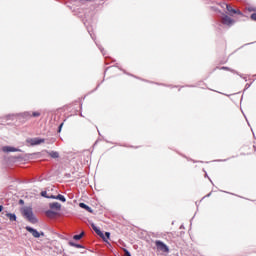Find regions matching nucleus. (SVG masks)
<instances>
[{
    "instance_id": "4468645a",
    "label": "nucleus",
    "mask_w": 256,
    "mask_h": 256,
    "mask_svg": "<svg viewBox=\"0 0 256 256\" xmlns=\"http://www.w3.org/2000/svg\"><path fill=\"white\" fill-rule=\"evenodd\" d=\"M20 117H22L23 119H31V112H24L21 114H18Z\"/></svg>"
},
{
    "instance_id": "412c9836",
    "label": "nucleus",
    "mask_w": 256,
    "mask_h": 256,
    "mask_svg": "<svg viewBox=\"0 0 256 256\" xmlns=\"http://www.w3.org/2000/svg\"><path fill=\"white\" fill-rule=\"evenodd\" d=\"M104 237H105L104 241H107V239H109V237H111V233L105 232Z\"/></svg>"
},
{
    "instance_id": "72a5a7b5",
    "label": "nucleus",
    "mask_w": 256,
    "mask_h": 256,
    "mask_svg": "<svg viewBox=\"0 0 256 256\" xmlns=\"http://www.w3.org/2000/svg\"><path fill=\"white\" fill-rule=\"evenodd\" d=\"M1 119H3V118H0V122H1Z\"/></svg>"
},
{
    "instance_id": "a878e982",
    "label": "nucleus",
    "mask_w": 256,
    "mask_h": 256,
    "mask_svg": "<svg viewBox=\"0 0 256 256\" xmlns=\"http://www.w3.org/2000/svg\"><path fill=\"white\" fill-rule=\"evenodd\" d=\"M61 129H63V123H61L58 127V133H61Z\"/></svg>"
},
{
    "instance_id": "7ed1b4c3",
    "label": "nucleus",
    "mask_w": 256,
    "mask_h": 256,
    "mask_svg": "<svg viewBox=\"0 0 256 256\" xmlns=\"http://www.w3.org/2000/svg\"><path fill=\"white\" fill-rule=\"evenodd\" d=\"M26 231H28V233H31V235H33L35 237V239H39V237H45V233L41 232L39 233V231H37V229L32 228L31 226H26Z\"/></svg>"
},
{
    "instance_id": "f3484780",
    "label": "nucleus",
    "mask_w": 256,
    "mask_h": 256,
    "mask_svg": "<svg viewBox=\"0 0 256 256\" xmlns=\"http://www.w3.org/2000/svg\"><path fill=\"white\" fill-rule=\"evenodd\" d=\"M50 157H52V159H59V152L57 151H51L49 152Z\"/></svg>"
},
{
    "instance_id": "f8f14e48",
    "label": "nucleus",
    "mask_w": 256,
    "mask_h": 256,
    "mask_svg": "<svg viewBox=\"0 0 256 256\" xmlns=\"http://www.w3.org/2000/svg\"><path fill=\"white\" fill-rule=\"evenodd\" d=\"M6 217H8L9 221H17V215L13 213H6Z\"/></svg>"
},
{
    "instance_id": "dca6fc26",
    "label": "nucleus",
    "mask_w": 256,
    "mask_h": 256,
    "mask_svg": "<svg viewBox=\"0 0 256 256\" xmlns=\"http://www.w3.org/2000/svg\"><path fill=\"white\" fill-rule=\"evenodd\" d=\"M69 245H70V247H76V249H83V245L77 244V243H75L73 241H70Z\"/></svg>"
},
{
    "instance_id": "7c9ffc66",
    "label": "nucleus",
    "mask_w": 256,
    "mask_h": 256,
    "mask_svg": "<svg viewBox=\"0 0 256 256\" xmlns=\"http://www.w3.org/2000/svg\"><path fill=\"white\" fill-rule=\"evenodd\" d=\"M90 37H92V39H95V37L93 36V34H90Z\"/></svg>"
},
{
    "instance_id": "473e14b6",
    "label": "nucleus",
    "mask_w": 256,
    "mask_h": 256,
    "mask_svg": "<svg viewBox=\"0 0 256 256\" xmlns=\"http://www.w3.org/2000/svg\"><path fill=\"white\" fill-rule=\"evenodd\" d=\"M19 203H20V204H23V200H20Z\"/></svg>"
},
{
    "instance_id": "f257e3e1",
    "label": "nucleus",
    "mask_w": 256,
    "mask_h": 256,
    "mask_svg": "<svg viewBox=\"0 0 256 256\" xmlns=\"http://www.w3.org/2000/svg\"><path fill=\"white\" fill-rule=\"evenodd\" d=\"M23 216L25 217V219H27V221H29L30 223H37V218L35 217V214H33V208L31 207H26L23 209L22 211Z\"/></svg>"
},
{
    "instance_id": "1a4fd4ad",
    "label": "nucleus",
    "mask_w": 256,
    "mask_h": 256,
    "mask_svg": "<svg viewBox=\"0 0 256 256\" xmlns=\"http://www.w3.org/2000/svg\"><path fill=\"white\" fill-rule=\"evenodd\" d=\"M2 151L4 152V153H15V152H17V151H19L17 148H15V147H11V146H4L3 148H2Z\"/></svg>"
},
{
    "instance_id": "39448f33",
    "label": "nucleus",
    "mask_w": 256,
    "mask_h": 256,
    "mask_svg": "<svg viewBox=\"0 0 256 256\" xmlns=\"http://www.w3.org/2000/svg\"><path fill=\"white\" fill-rule=\"evenodd\" d=\"M233 23H235V20H233L231 17H229L227 15H224L222 17V24L223 25L231 26V25H233Z\"/></svg>"
},
{
    "instance_id": "9d476101",
    "label": "nucleus",
    "mask_w": 256,
    "mask_h": 256,
    "mask_svg": "<svg viewBox=\"0 0 256 256\" xmlns=\"http://www.w3.org/2000/svg\"><path fill=\"white\" fill-rule=\"evenodd\" d=\"M79 207H81V209H85L88 213H93V209L85 203H80Z\"/></svg>"
},
{
    "instance_id": "f03ea898",
    "label": "nucleus",
    "mask_w": 256,
    "mask_h": 256,
    "mask_svg": "<svg viewBox=\"0 0 256 256\" xmlns=\"http://www.w3.org/2000/svg\"><path fill=\"white\" fill-rule=\"evenodd\" d=\"M155 246L158 251H162L163 253H169V246H167V244H165L163 241L156 240Z\"/></svg>"
},
{
    "instance_id": "6e6552de",
    "label": "nucleus",
    "mask_w": 256,
    "mask_h": 256,
    "mask_svg": "<svg viewBox=\"0 0 256 256\" xmlns=\"http://www.w3.org/2000/svg\"><path fill=\"white\" fill-rule=\"evenodd\" d=\"M91 227H92L93 231H95V233L98 234L99 237H101L102 239L105 240V234H103L101 229H99L95 224H92Z\"/></svg>"
},
{
    "instance_id": "cd10ccee",
    "label": "nucleus",
    "mask_w": 256,
    "mask_h": 256,
    "mask_svg": "<svg viewBox=\"0 0 256 256\" xmlns=\"http://www.w3.org/2000/svg\"><path fill=\"white\" fill-rule=\"evenodd\" d=\"M48 199H57V196H55V195H50V196H48Z\"/></svg>"
},
{
    "instance_id": "2eb2a0df",
    "label": "nucleus",
    "mask_w": 256,
    "mask_h": 256,
    "mask_svg": "<svg viewBox=\"0 0 256 256\" xmlns=\"http://www.w3.org/2000/svg\"><path fill=\"white\" fill-rule=\"evenodd\" d=\"M84 235H85V232H81L80 234L74 235V236H73V239H74L75 241H79V240L83 239V236H84Z\"/></svg>"
},
{
    "instance_id": "6ab92c4d",
    "label": "nucleus",
    "mask_w": 256,
    "mask_h": 256,
    "mask_svg": "<svg viewBox=\"0 0 256 256\" xmlns=\"http://www.w3.org/2000/svg\"><path fill=\"white\" fill-rule=\"evenodd\" d=\"M41 197H45V199H49V195H47V191H42Z\"/></svg>"
},
{
    "instance_id": "aec40b11",
    "label": "nucleus",
    "mask_w": 256,
    "mask_h": 256,
    "mask_svg": "<svg viewBox=\"0 0 256 256\" xmlns=\"http://www.w3.org/2000/svg\"><path fill=\"white\" fill-rule=\"evenodd\" d=\"M31 117H41V113L40 112H33L31 114Z\"/></svg>"
},
{
    "instance_id": "b1692460",
    "label": "nucleus",
    "mask_w": 256,
    "mask_h": 256,
    "mask_svg": "<svg viewBox=\"0 0 256 256\" xmlns=\"http://www.w3.org/2000/svg\"><path fill=\"white\" fill-rule=\"evenodd\" d=\"M124 253H125L126 256H131V253L127 249H124Z\"/></svg>"
},
{
    "instance_id": "c85d7f7f",
    "label": "nucleus",
    "mask_w": 256,
    "mask_h": 256,
    "mask_svg": "<svg viewBox=\"0 0 256 256\" xmlns=\"http://www.w3.org/2000/svg\"><path fill=\"white\" fill-rule=\"evenodd\" d=\"M221 69H223L224 71H231V69H229V67H222Z\"/></svg>"
},
{
    "instance_id": "5701e85b",
    "label": "nucleus",
    "mask_w": 256,
    "mask_h": 256,
    "mask_svg": "<svg viewBox=\"0 0 256 256\" xmlns=\"http://www.w3.org/2000/svg\"><path fill=\"white\" fill-rule=\"evenodd\" d=\"M98 49L101 51L102 55H104V56H105V50L103 49V47L98 46Z\"/></svg>"
},
{
    "instance_id": "20e7f679",
    "label": "nucleus",
    "mask_w": 256,
    "mask_h": 256,
    "mask_svg": "<svg viewBox=\"0 0 256 256\" xmlns=\"http://www.w3.org/2000/svg\"><path fill=\"white\" fill-rule=\"evenodd\" d=\"M28 143L30 145L35 146V145H41V143H45V139L43 138H31L28 140Z\"/></svg>"
},
{
    "instance_id": "a211bd4d",
    "label": "nucleus",
    "mask_w": 256,
    "mask_h": 256,
    "mask_svg": "<svg viewBox=\"0 0 256 256\" xmlns=\"http://www.w3.org/2000/svg\"><path fill=\"white\" fill-rule=\"evenodd\" d=\"M56 199H57L58 201H62V203H65V201H67V199L65 198V196H63V195H61V194H58V195L56 196Z\"/></svg>"
},
{
    "instance_id": "c756f323",
    "label": "nucleus",
    "mask_w": 256,
    "mask_h": 256,
    "mask_svg": "<svg viewBox=\"0 0 256 256\" xmlns=\"http://www.w3.org/2000/svg\"><path fill=\"white\" fill-rule=\"evenodd\" d=\"M3 211V207L0 205V213Z\"/></svg>"
},
{
    "instance_id": "ddd939ff",
    "label": "nucleus",
    "mask_w": 256,
    "mask_h": 256,
    "mask_svg": "<svg viewBox=\"0 0 256 256\" xmlns=\"http://www.w3.org/2000/svg\"><path fill=\"white\" fill-rule=\"evenodd\" d=\"M46 216L50 217V218H53L55 217V215H57V212H55V210H47L46 212Z\"/></svg>"
},
{
    "instance_id": "393cba45",
    "label": "nucleus",
    "mask_w": 256,
    "mask_h": 256,
    "mask_svg": "<svg viewBox=\"0 0 256 256\" xmlns=\"http://www.w3.org/2000/svg\"><path fill=\"white\" fill-rule=\"evenodd\" d=\"M251 19H252V21H256V13H253V14L251 15Z\"/></svg>"
},
{
    "instance_id": "2f4dec72",
    "label": "nucleus",
    "mask_w": 256,
    "mask_h": 256,
    "mask_svg": "<svg viewBox=\"0 0 256 256\" xmlns=\"http://www.w3.org/2000/svg\"><path fill=\"white\" fill-rule=\"evenodd\" d=\"M248 11H254L253 9H251V8H248Z\"/></svg>"
},
{
    "instance_id": "4be33fe9",
    "label": "nucleus",
    "mask_w": 256,
    "mask_h": 256,
    "mask_svg": "<svg viewBox=\"0 0 256 256\" xmlns=\"http://www.w3.org/2000/svg\"><path fill=\"white\" fill-rule=\"evenodd\" d=\"M233 15H241V16H243V12H241L240 10H235Z\"/></svg>"
},
{
    "instance_id": "423d86ee",
    "label": "nucleus",
    "mask_w": 256,
    "mask_h": 256,
    "mask_svg": "<svg viewBox=\"0 0 256 256\" xmlns=\"http://www.w3.org/2000/svg\"><path fill=\"white\" fill-rule=\"evenodd\" d=\"M52 211H61V204L59 202H53L49 204Z\"/></svg>"
},
{
    "instance_id": "9b49d317",
    "label": "nucleus",
    "mask_w": 256,
    "mask_h": 256,
    "mask_svg": "<svg viewBox=\"0 0 256 256\" xmlns=\"http://www.w3.org/2000/svg\"><path fill=\"white\" fill-rule=\"evenodd\" d=\"M223 6L226 7V9L230 15H233L235 13V9H233V7H231V5L224 3Z\"/></svg>"
},
{
    "instance_id": "0eeeda50",
    "label": "nucleus",
    "mask_w": 256,
    "mask_h": 256,
    "mask_svg": "<svg viewBox=\"0 0 256 256\" xmlns=\"http://www.w3.org/2000/svg\"><path fill=\"white\" fill-rule=\"evenodd\" d=\"M91 227H92L93 231H95V233L98 234L99 237H101L102 239L105 240V234H103L101 229H99L95 224H92Z\"/></svg>"
},
{
    "instance_id": "bb28decb",
    "label": "nucleus",
    "mask_w": 256,
    "mask_h": 256,
    "mask_svg": "<svg viewBox=\"0 0 256 256\" xmlns=\"http://www.w3.org/2000/svg\"><path fill=\"white\" fill-rule=\"evenodd\" d=\"M13 117H15V115L14 114H10V115L6 116V119H13Z\"/></svg>"
}]
</instances>
